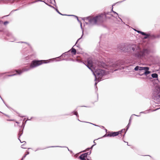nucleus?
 Wrapping results in <instances>:
<instances>
[{
    "instance_id": "nucleus-1",
    "label": "nucleus",
    "mask_w": 160,
    "mask_h": 160,
    "mask_svg": "<svg viewBox=\"0 0 160 160\" xmlns=\"http://www.w3.org/2000/svg\"><path fill=\"white\" fill-rule=\"evenodd\" d=\"M103 15L102 14H101L95 17L90 16L85 18L84 19L85 21H88L91 25H95L102 21Z\"/></svg>"
},
{
    "instance_id": "nucleus-2",
    "label": "nucleus",
    "mask_w": 160,
    "mask_h": 160,
    "mask_svg": "<svg viewBox=\"0 0 160 160\" xmlns=\"http://www.w3.org/2000/svg\"><path fill=\"white\" fill-rule=\"evenodd\" d=\"M149 68L148 67H141L139 66H136L134 68L135 71H139V74L140 75H145L147 76L150 73L149 71Z\"/></svg>"
},
{
    "instance_id": "nucleus-3",
    "label": "nucleus",
    "mask_w": 160,
    "mask_h": 160,
    "mask_svg": "<svg viewBox=\"0 0 160 160\" xmlns=\"http://www.w3.org/2000/svg\"><path fill=\"white\" fill-rule=\"evenodd\" d=\"M120 64L119 62H117L114 63L111 62L109 64H107L103 62L102 64V66L103 68L110 69V70L119 68L120 66Z\"/></svg>"
},
{
    "instance_id": "nucleus-4",
    "label": "nucleus",
    "mask_w": 160,
    "mask_h": 160,
    "mask_svg": "<svg viewBox=\"0 0 160 160\" xmlns=\"http://www.w3.org/2000/svg\"><path fill=\"white\" fill-rule=\"evenodd\" d=\"M92 72L95 76V80L97 78L98 82H99L100 80L102 77L105 74L104 70L100 69L96 70L94 72L93 70V72Z\"/></svg>"
},
{
    "instance_id": "nucleus-5",
    "label": "nucleus",
    "mask_w": 160,
    "mask_h": 160,
    "mask_svg": "<svg viewBox=\"0 0 160 160\" xmlns=\"http://www.w3.org/2000/svg\"><path fill=\"white\" fill-rule=\"evenodd\" d=\"M49 62L48 60H40L33 61L30 65V68H33L42 63H46Z\"/></svg>"
},
{
    "instance_id": "nucleus-6",
    "label": "nucleus",
    "mask_w": 160,
    "mask_h": 160,
    "mask_svg": "<svg viewBox=\"0 0 160 160\" xmlns=\"http://www.w3.org/2000/svg\"><path fill=\"white\" fill-rule=\"evenodd\" d=\"M87 66L92 71V72H93V70L94 69V68L92 60L90 59H88V64L87 65Z\"/></svg>"
},
{
    "instance_id": "nucleus-7",
    "label": "nucleus",
    "mask_w": 160,
    "mask_h": 160,
    "mask_svg": "<svg viewBox=\"0 0 160 160\" xmlns=\"http://www.w3.org/2000/svg\"><path fill=\"white\" fill-rule=\"evenodd\" d=\"M147 51L146 50H144L143 51H140L136 54L135 56L138 58H141L142 57L145 55V53Z\"/></svg>"
},
{
    "instance_id": "nucleus-8",
    "label": "nucleus",
    "mask_w": 160,
    "mask_h": 160,
    "mask_svg": "<svg viewBox=\"0 0 160 160\" xmlns=\"http://www.w3.org/2000/svg\"><path fill=\"white\" fill-rule=\"evenodd\" d=\"M119 132H112L108 133L107 135V136L110 137H114L117 136Z\"/></svg>"
},
{
    "instance_id": "nucleus-9",
    "label": "nucleus",
    "mask_w": 160,
    "mask_h": 160,
    "mask_svg": "<svg viewBox=\"0 0 160 160\" xmlns=\"http://www.w3.org/2000/svg\"><path fill=\"white\" fill-rule=\"evenodd\" d=\"M30 69L29 68H23L22 70H16V72L18 74H21L23 72L29 70Z\"/></svg>"
},
{
    "instance_id": "nucleus-10",
    "label": "nucleus",
    "mask_w": 160,
    "mask_h": 160,
    "mask_svg": "<svg viewBox=\"0 0 160 160\" xmlns=\"http://www.w3.org/2000/svg\"><path fill=\"white\" fill-rule=\"evenodd\" d=\"M87 157L86 154H83L80 156L79 158L82 160H89L88 159H86Z\"/></svg>"
},
{
    "instance_id": "nucleus-11",
    "label": "nucleus",
    "mask_w": 160,
    "mask_h": 160,
    "mask_svg": "<svg viewBox=\"0 0 160 160\" xmlns=\"http://www.w3.org/2000/svg\"><path fill=\"white\" fill-rule=\"evenodd\" d=\"M137 32L138 33H141L142 35H146V36L144 37L145 38H147V37H148V36L147 34H146L145 33H144V32H141V31H137Z\"/></svg>"
},
{
    "instance_id": "nucleus-12",
    "label": "nucleus",
    "mask_w": 160,
    "mask_h": 160,
    "mask_svg": "<svg viewBox=\"0 0 160 160\" xmlns=\"http://www.w3.org/2000/svg\"><path fill=\"white\" fill-rule=\"evenodd\" d=\"M112 11L113 12V13H114V16L116 18H117V17H118V14L116 12L112 10Z\"/></svg>"
},
{
    "instance_id": "nucleus-13",
    "label": "nucleus",
    "mask_w": 160,
    "mask_h": 160,
    "mask_svg": "<svg viewBox=\"0 0 160 160\" xmlns=\"http://www.w3.org/2000/svg\"><path fill=\"white\" fill-rule=\"evenodd\" d=\"M152 76L153 78H157L158 77V75L156 73H153L152 74Z\"/></svg>"
},
{
    "instance_id": "nucleus-14",
    "label": "nucleus",
    "mask_w": 160,
    "mask_h": 160,
    "mask_svg": "<svg viewBox=\"0 0 160 160\" xmlns=\"http://www.w3.org/2000/svg\"><path fill=\"white\" fill-rule=\"evenodd\" d=\"M71 52L73 53L74 54H75L76 53V50L75 49L72 48L71 50Z\"/></svg>"
},
{
    "instance_id": "nucleus-15",
    "label": "nucleus",
    "mask_w": 160,
    "mask_h": 160,
    "mask_svg": "<svg viewBox=\"0 0 160 160\" xmlns=\"http://www.w3.org/2000/svg\"><path fill=\"white\" fill-rule=\"evenodd\" d=\"M131 118H130L129 120V123L127 126V130H128V128H129V126L130 125V123H131Z\"/></svg>"
},
{
    "instance_id": "nucleus-16",
    "label": "nucleus",
    "mask_w": 160,
    "mask_h": 160,
    "mask_svg": "<svg viewBox=\"0 0 160 160\" xmlns=\"http://www.w3.org/2000/svg\"><path fill=\"white\" fill-rule=\"evenodd\" d=\"M156 98H160V92H158L157 95L155 96Z\"/></svg>"
},
{
    "instance_id": "nucleus-17",
    "label": "nucleus",
    "mask_w": 160,
    "mask_h": 160,
    "mask_svg": "<svg viewBox=\"0 0 160 160\" xmlns=\"http://www.w3.org/2000/svg\"><path fill=\"white\" fill-rule=\"evenodd\" d=\"M91 153V152H88L87 153H85L84 154H86V156L87 157V156L88 155H89Z\"/></svg>"
},
{
    "instance_id": "nucleus-18",
    "label": "nucleus",
    "mask_w": 160,
    "mask_h": 160,
    "mask_svg": "<svg viewBox=\"0 0 160 160\" xmlns=\"http://www.w3.org/2000/svg\"><path fill=\"white\" fill-rule=\"evenodd\" d=\"M75 17L77 18L78 21L79 22V23H80L81 26L82 27V23L80 21H79V20H78V17L77 16H75Z\"/></svg>"
},
{
    "instance_id": "nucleus-19",
    "label": "nucleus",
    "mask_w": 160,
    "mask_h": 160,
    "mask_svg": "<svg viewBox=\"0 0 160 160\" xmlns=\"http://www.w3.org/2000/svg\"><path fill=\"white\" fill-rule=\"evenodd\" d=\"M134 45H133L132 46V49L133 51H134L135 50V48H134ZM136 46H135V47Z\"/></svg>"
},
{
    "instance_id": "nucleus-20",
    "label": "nucleus",
    "mask_w": 160,
    "mask_h": 160,
    "mask_svg": "<svg viewBox=\"0 0 160 160\" xmlns=\"http://www.w3.org/2000/svg\"><path fill=\"white\" fill-rule=\"evenodd\" d=\"M8 22L7 21H6L4 22V25H6L8 23Z\"/></svg>"
},
{
    "instance_id": "nucleus-21",
    "label": "nucleus",
    "mask_w": 160,
    "mask_h": 160,
    "mask_svg": "<svg viewBox=\"0 0 160 160\" xmlns=\"http://www.w3.org/2000/svg\"><path fill=\"white\" fill-rule=\"evenodd\" d=\"M74 114L77 116V112H75Z\"/></svg>"
},
{
    "instance_id": "nucleus-22",
    "label": "nucleus",
    "mask_w": 160,
    "mask_h": 160,
    "mask_svg": "<svg viewBox=\"0 0 160 160\" xmlns=\"http://www.w3.org/2000/svg\"><path fill=\"white\" fill-rule=\"evenodd\" d=\"M16 75L15 74H13V75H10V76H14V75Z\"/></svg>"
},
{
    "instance_id": "nucleus-23",
    "label": "nucleus",
    "mask_w": 160,
    "mask_h": 160,
    "mask_svg": "<svg viewBox=\"0 0 160 160\" xmlns=\"http://www.w3.org/2000/svg\"><path fill=\"white\" fill-rule=\"evenodd\" d=\"M21 147H22V148H24V147H23L22 146H21Z\"/></svg>"
},
{
    "instance_id": "nucleus-24",
    "label": "nucleus",
    "mask_w": 160,
    "mask_h": 160,
    "mask_svg": "<svg viewBox=\"0 0 160 160\" xmlns=\"http://www.w3.org/2000/svg\"><path fill=\"white\" fill-rule=\"evenodd\" d=\"M27 155V154H26V155H25V156L24 157H23V158H24L26 157V155Z\"/></svg>"
},
{
    "instance_id": "nucleus-25",
    "label": "nucleus",
    "mask_w": 160,
    "mask_h": 160,
    "mask_svg": "<svg viewBox=\"0 0 160 160\" xmlns=\"http://www.w3.org/2000/svg\"><path fill=\"white\" fill-rule=\"evenodd\" d=\"M117 70V69H115L114 71H116Z\"/></svg>"
},
{
    "instance_id": "nucleus-26",
    "label": "nucleus",
    "mask_w": 160,
    "mask_h": 160,
    "mask_svg": "<svg viewBox=\"0 0 160 160\" xmlns=\"http://www.w3.org/2000/svg\"><path fill=\"white\" fill-rule=\"evenodd\" d=\"M97 82H96V83H95V85H96V84H97Z\"/></svg>"
},
{
    "instance_id": "nucleus-27",
    "label": "nucleus",
    "mask_w": 160,
    "mask_h": 160,
    "mask_svg": "<svg viewBox=\"0 0 160 160\" xmlns=\"http://www.w3.org/2000/svg\"><path fill=\"white\" fill-rule=\"evenodd\" d=\"M93 146V145L92 146V147H91V148H92V147Z\"/></svg>"
},
{
    "instance_id": "nucleus-28",
    "label": "nucleus",
    "mask_w": 160,
    "mask_h": 160,
    "mask_svg": "<svg viewBox=\"0 0 160 160\" xmlns=\"http://www.w3.org/2000/svg\"><path fill=\"white\" fill-rule=\"evenodd\" d=\"M110 72H112V71H110Z\"/></svg>"
}]
</instances>
